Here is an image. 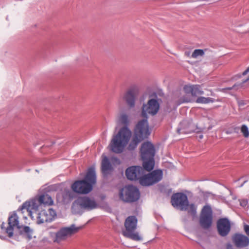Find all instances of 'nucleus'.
<instances>
[{"label": "nucleus", "instance_id": "72a5a7b5", "mask_svg": "<svg viewBox=\"0 0 249 249\" xmlns=\"http://www.w3.org/2000/svg\"><path fill=\"white\" fill-rule=\"evenodd\" d=\"M238 77H241V75H238Z\"/></svg>", "mask_w": 249, "mask_h": 249}, {"label": "nucleus", "instance_id": "2f4dec72", "mask_svg": "<svg viewBox=\"0 0 249 249\" xmlns=\"http://www.w3.org/2000/svg\"><path fill=\"white\" fill-rule=\"evenodd\" d=\"M249 80V76L248 77V78H247L246 81Z\"/></svg>", "mask_w": 249, "mask_h": 249}, {"label": "nucleus", "instance_id": "ddd939ff", "mask_svg": "<svg viewBox=\"0 0 249 249\" xmlns=\"http://www.w3.org/2000/svg\"><path fill=\"white\" fill-rule=\"evenodd\" d=\"M140 153L142 160H147V159L154 158L155 154L154 145L150 142H144L141 146Z\"/></svg>", "mask_w": 249, "mask_h": 249}, {"label": "nucleus", "instance_id": "39448f33", "mask_svg": "<svg viewBox=\"0 0 249 249\" xmlns=\"http://www.w3.org/2000/svg\"><path fill=\"white\" fill-rule=\"evenodd\" d=\"M8 226L4 227L5 223L3 222L0 225L2 230L5 231L9 237L13 236V231L15 228L20 230V234L24 235L27 237L29 239L32 238L33 231L28 226L22 227L19 225V217L16 212H13L9 216L8 219Z\"/></svg>", "mask_w": 249, "mask_h": 249}, {"label": "nucleus", "instance_id": "c85d7f7f", "mask_svg": "<svg viewBox=\"0 0 249 249\" xmlns=\"http://www.w3.org/2000/svg\"><path fill=\"white\" fill-rule=\"evenodd\" d=\"M235 87V85H233L232 87H228L224 89H221V91H225L227 90H231L234 88V87Z\"/></svg>", "mask_w": 249, "mask_h": 249}, {"label": "nucleus", "instance_id": "f03ea898", "mask_svg": "<svg viewBox=\"0 0 249 249\" xmlns=\"http://www.w3.org/2000/svg\"><path fill=\"white\" fill-rule=\"evenodd\" d=\"M129 114L125 111H121L118 116V121L124 126L120 129L117 134L114 135L109 144L110 150L116 153H122L125 147L129 145L132 137V132L127 127L130 123Z\"/></svg>", "mask_w": 249, "mask_h": 249}, {"label": "nucleus", "instance_id": "4468645a", "mask_svg": "<svg viewBox=\"0 0 249 249\" xmlns=\"http://www.w3.org/2000/svg\"><path fill=\"white\" fill-rule=\"evenodd\" d=\"M198 129L197 125L193 123L192 119L182 121L180 124V128L178 129V133H191Z\"/></svg>", "mask_w": 249, "mask_h": 249}, {"label": "nucleus", "instance_id": "cd10ccee", "mask_svg": "<svg viewBox=\"0 0 249 249\" xmlns=\"http://www.w3.org/2000/svg\"><path fill=\"white\" fill-rule=\"evenodd\" d=\"M244 230L247 235L249 236V225H245L244 226Z\"/></svg>", "mask_w": 249, "mask_h": 249}, {"label": "nucleus", "instance_id": "2eb2a0df", "mask_svg": "<svg viewBox=\"0 0 249 249\" xmlns=\"http://www.w3.org/2000/svg\"><path fill=\"white\" fill-rule=\"evenodd\" d=\"M143 169L139 166L130 167L125 171L127 178L131 180H140L141 176L143 175Z\"/></svg>", "mask_w": 249, "mask_h": 249}, {"label": "nucleus", "instance_id": "6e6552de", "mask_svg": "<svg viewBox=\"0 0 249 249\" xmlns=\"http://www.w3.org/2000/svg\"><path fill=\"white\" fill-rule=\"evenodd\" d=\"M120 198L125 202L137 201L140 196L138 189L133 185H127L123 188L119 193Z\"/></svg>", "mask_w": 249, "mask_h": 249}, {"label": "nucleus", "instance_id": "a878e982", "mask_svg": "<svg viewBox=\"0 0 249 249\" xmlns=\"http://www.w3.org/2000/svg\"><path fill=\"white\" fill-rule=\"evenodd\" d=\"M188 212L189 213L191 214L192 215H194L196 213V208L194 204H188V206L187 207Z\"/></svg>", "mask_w": 249, "mask_h": 249}, {"label": "nucleus", "instance_id": "b1692460", "mask_svg": "<svg viewBox=\"0 0 249 249\" xmlns=\"http://www.w3.org/2000/svg\"><path fill=\"white\" fill-rule=\"evenodd\" d=\"M204 54V52L202 49H196L191 55V57L197 58L199 56H202Z\"/></svg>", "mask_w": 249, "mask_h": 249}, {"label": "nucleus", "instance_id": "f257e3e1", "mask_svg": "<svg viewBox=\"0 0 249 249\" xmlns=\"http://www.w3.org/2000/svg\"><path fill=\"white\" fill-rule=\"evenodd\" d=\"M159 109V104L155 99L149 100L146 104H143L142 108V115L145 118L138 122L134 130V134L129 142L127 149L129 151L134 150L138 144L146 139L150 134L149 130L148 124L147 121L148 114L151 115H155Z\"/></svg>", "mask_w": 249, "mask_h": 249}, {"label": "nucleus", "instance_id": "6ab92c4d", "mask_svg": "<svg viewBox=\"0 0 249 249\" xmlns=\"http://www.w3.org/2000/svg\"><path fill=\"white\" fill-rule=\"evenodd\" d=\"M232 241L238 248L246 247L249 245V238L241 234H235L232 237Z\"/></svg>", "mask_w": 249, "mask_h": 249}, {"label": "nucleus", "instance_id": "7c9ffc66", "mask_svg": "<svg viewBox=\"0 0 249 249\" xmlns=\"http://www.w3.org/2000/svg\"><path fill=\"white\" fill-rule=\"evenodd\" d=\"M185 54L186 56H188V57H189L190 56V52H186L185 53Z\"/></svg>", "mask_w": 249, "mask_h": 249}, {"label": "nucleus", "instance_id": "a211bd4d", "mask_svg": "<svg viewBox=\"0 0 249 249\" xmlns=\"http://www.w3.org/2000/svg\"><path fill=\"white\" fill-rule=\"evenodd\" d=\"M183 91L187 94H191L192 96H197L203 94V91L198 85H186L183 88Z\"/></svg>", "mask_w": 249, "mask_h": 249}, {"label": "nucleus", "instance_id": "9b49d317", "mask_svg": "<svg viewBox=\"0 0 249 249\" xmlns=\"http://www.w3.org/2000/svg\"><path fill=\"white\" fill-rule=\"evenodd\" d=\"M171 202L174 207L178 208L181 211H186L188 206L187 196L181 193L174 194L171 197Z\"/></svg>", "mask_w": 249, "mask_h": 249}, {"label": "nucleus", "instance_id": "4be33fe9", "mask_svg": "<svg viewBox=\"0 0 249 249\" xmlns=\"http://www.w3.org/2000/svg\"><path fill=\"white\" fill-rule=\"evenodd\" d=\"M143 167L144 170H146L147 171H150L154 168L155 161L154 160V158H150L147 159V160H143Z\"/></svg>", "mask_w": 249, "mask_h": 249}, {"label": "nucleus", "instance_id": "f8f14e48", "mask_svg": "<svg viewBox=\"0 0 249 249\" xmlns=\"http://www.w3.org/2000/svg\"><path fill=\"white\" fill-rule=\"evenodd\" d=\"M213 212L210 206L206 205L203 208L200 217V223L204 229H208L212 224Z\"/></svg>", "mask_w": 249, "mask_h": 249}, {"label": "nucleus", "instance_id": "5701e85b", "mask_svg": "<svg viewBox=\"0 0 249 249\" xmlns=\"http://www.w3.org/2000/svg\"><path fill=\"white\" fill-rule=\"evenodd\" d=\"M214 101L215 100L213 98L210 97H204L202 96L197 98L196 100V102L197 103L200 104H209L210 103H213Z\"/></svg>", "mask_w": 249, "mask_h": 249}, {"label": "nucleus", "instance_id": "20e7f679", "mask_svg": "<svg viewBox=\"0 0 249 249\" xmlns=\"http://www.w3.org/2000/svg\"><path fill=\"white\" fill-rule=\"evenodd\" d=\"M96 183V174L93 168L88 169L85 179L75 181L71 186L73 192L81 194H87L89 193L93 188V185Z\"/></svg>", "mask_w": 249, "mask_h": 249}, {"label": "nucleus", "instance_id": "9d476101", "mask_svg": "<svg viewBox=\"0 0 249 249\" xmlns=\"http://www.w3.org/2000/svg\"><path fill=\"white\" fill-rule=\"evenodd\" d=\"M162 178V171L156 170L147 175H142L139 182L142 186H150L159 182Z\"/></svg>", "mask_w": 249, "mask_h": 249}, {"label": "nucleus", "instance_id": "1a4fd4ad", "mask_svg": "<svg viewBox=\"0 0 249 249\" xmlns=\"http://www.w3.org/2000/svg\"><path fill=\"white\" fill-rule=\"evenodd\" d=\"M81 229L82 227H76L74 224L70 227L62 228L56 233L53 234L55 235L53 241L59 243L65 240L68 237L78 232Z\"/></svg>", "mask_w": 249, "mask_h": 249}, {"label": "nucleus", "instance_id": "7ed1b4c3", "mask_svg": "<svg viewBox=\"0 0 249 249\" xmlns=\"http://www.w3.org/2000/svg\"><path fill=\"white\" fill-rule=\"evenodd\" d=\"M35 202L34 201H26L21 207L18 210V212L24 213L26 211L29 216L33 219L34 216H36V223L42 224L45 222L52 221L56 215L54 210L52 208L48 210H43L37 213L36 210Z\"/></svg>", "mask_w": 249, "mask_h": 249}, {"label": "nucleus", "instance_id": "423d86ee", "mask_svg": "<svg viewBox=\"0 0 249 249\" xmlns=\"http://www.w3.org/2000/svg\"><path fill=\"white\" fill-rule=\"evenodd\" d=\"M139 93V89L137 86L130 87L119 97L118 100L119 107H122L125 104L129 108L134 107Z\"/></svg>", "mask_w": 249, "mask_h": 249}, {"label": "nucleus", "instance_id": "bb28decb", "mask_svg": "<svg viewBox=\"0 0 249 249\" xmlns=\"http://www.w3.org/2000/svg\"><path fill=\"white\" fill-rule=\"evenodd\" d=\"M191 101V99L190 98H185V97H180L178 100V103L176 104V106H178L180 104L185 102H189Z\"/></svg>", "mask_w": 249, "mask_h": 249}, {"label": "nucleus", "instance_id": "aec40b11", "mask_svg": "<svg viewBox=\"0 0 249 249\" xmlns=\"http://www.w3.org/2000/svg\"><path fill=\"white\" fill-rule=\"evenodd\" d=\"M112 170V166L108 158L105 156L102 161V172L104 176L109 174Z\"/></svg>", "mask_w": 249, "mask_h": 249}, {"label": "nucleus", "instance_id": "412c9836", "mask_svg": "<svg viewBox=\"0 0 249 249\" xmlns=\"http://www.w3.org/2000/svg\"><path fill=\"white\" fill-rule=\"evenodd\" d=\"M37 200L40 204H44L50 206L53 204V200L52 197L47 194L41 195L38 197Z\"/></svg>", "mask_w": 249, "mask_h": 249}, {"label": "nucleus", "instance_id": "0eeeda50", "mask_svg": "<svg viewBox=\"0 0 249 249\" xmlns=\"http://www.w3.org/2000/svg\"><path fill=\"white\" fill-rule=\"evenodd\" d=\"M137 219L135 216H129L125 220V230L123 231V234L125 237L134 241H140L142 237L138 232H134L137 228Z\"/></svg>", "mask_w": 249, "mask_h": 249}, {"label": "nucleus", "instance_id": "c756f323", "mask_svg": "<svg viewBox=\"0 0 249 249\" xmlns=\"http://www.w3.org/2000/svg\"><path fill=\"white\" fill-rule=\"evenodd\" d=\"M249 72V67L242 73L243 75H246Z\"/></svg>", "mask_w": 249, "mask_h": 249}, {"label": "nucleus", "instance_id": "473e14b6", "mask_svg": "<svg viewBox=\"0 0 249 249\" xmlns=\"http://www.w3.org/2000/svg\"><path fill=\"white\" fill-rule=\"evenodd\" d=\"M249 80V76L248 77V78H247L246 81Z\"/></svg>", "mask_w": 249, "mask_h": 249}, {"label": "nucleus", "instance_id": "f3484780", "mask_svg": "<svg viewBox=\"0 0 249 249\" xmlns=\"http://www.w3.org/2000/svg\"><path fill=\"white\" fill-rule=\"evenodd\" d=\"M217 228L219 234L222 236H225L231 230L230 222L227 218H221L217 222Z\"/></svg>", "mask_w": 249, "mask_h": 249}, {"label": "nucleus", "instance_id": "dca6fc26", "mask_svg": "<svg viewBox=\"0 0 249 249\" xmlns=\"http://www.w3.org/2000/svg\"><path fill=\"white\" fill-rule=\"evenodd\" d=\"M75 204L79 205L81 208L92 210L97 207V204L95 201L89 197H80L74 202Z\"/></svg>", "mask_w": 249, "mask_h": 249}, {"label": "nucleus", "instance_id": "393cba45", "mask_svg": "<svg viewBox=\"0 0 249 249\" xmlns=\"http://www.w3.org/2000/svg\"><path fill=\"white\" fill-rule=\"evenodd\" d=\"M241 131L245 138H248L249 136V129L248 127L245 124L242 125L241 128Z\"/></svg>", "mask_w": 249, "mask_h": 249}]
</instances>
